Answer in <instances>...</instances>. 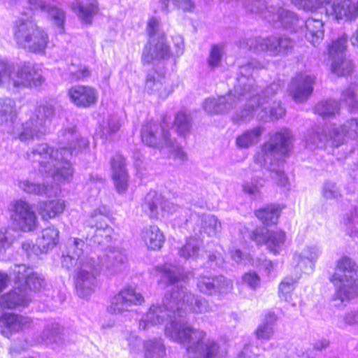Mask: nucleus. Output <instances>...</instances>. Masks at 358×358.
Returning a JSON list of instances; mask_svg holds the SVG:
<instances>
[{"instance_id": "nucleus-64", "label": "nucleus", "mask_w": 358, "mask_h": 358, "mask_svg": "<svg viewBox=\"0 0 358 358\" xmlns=\"http://www.w3.org/2000/svg\"><path fill=\"white\" fill-rule=\"evenodd\" d=\"M222 50L218 45H213L210 50L209 57L207 60L208 66L210 69L218 67L222 61Z\"/></svg>"}, {"instance_id": "nucleus-54", "label": "nucleus", "mask_w": 358, "mask_h": 358, "mask_svg": "<svg viewBox=\"0 0 358 358\" xmlns=\"http://www.w3.org/2000/svg\"><path fill=\"white\" fill-rule=\"evenodd\" d=\"M45 12L49 14L54 24L59 29V33H64L66 20L65 11L57 6L48 5Z\"/></svg>"}, {"instance_id": "nucleus-59", "label": "nucleus", "mask_w": 358, "mask_h": 358, "mask_svg": "<svg viewBox=\"0 0 358 358\" xmlns=\"http://www.w3.org/2000/svg\"><path fill=\"white\" fill-rule=\"evenodd\" d=\"M68 71L72 81L83 80L90 75L89 69L80 64L72 63L69 65Z\"/></svg>"}, {"instance_id": "nucleus-62", "label": "nucleus", "mask_w": 358, "mask_h": 358, "mask_svg": "<svg viewBox=\"0 0 358 358\" xmlns=\"http://www.w3.org/2000/svg\"><path fill=\"white\" fill-rule=\"evenodd\" d=\"M264 186V180L262 179L253 178L251 181L245 182L243 185L244 192L250 196H257L260 192V189Z\"/></svg>"}, {"instance_id": "nucleus-51", "label": "nucleus", "mask_w": 358, "mask_h": 358, "mask_svg": "<svg viewBox=\"0 0 358 358\" xmlns=\"http://www.w3.org/2000/svg\"><path fill=\"white\" fill-rule=\"evenodd\" d=\"M341 101L345 103L352 110L358 108V84H351L343 90Z\"/></svg>"}, {"instance_id": "nucleus-32", "label": "nucleus", "mask_w": 358, "mask_h": 358, "mask_svg": "<svg viewBox=\"0 0 358 358\" xmlns=\"http://www.w3.org/2000/svg\"><path fill=\"white\" fill-rule=\"evenodd\" d=\"M171 55L170 47L166 44L164 36H160L157 41L153 40L147 45L143 52L142 60L144 63L150 64L155 59H168Z\"/></svg>"}, {"instance_id": "nucleus-50", "label": "nucleus", "mask_w": 358, "mask_h": 358, "mask_svg": "<svg viewBox=\"0 0 358 358\" xmlns=\"http://www.w3.org/2000/svg\"><path fill=\"white\" fill-rule=\"evenodd\" d=\"M339 105L335 100H327L319 102L315 107V113L323 117L334 116L339 111Z\"/></svg>"}, {"instance_id": "nucleus-56", "label": "nucleus", "mask_w": 358, "mask_h": 358, "mask_svg": "<svg viewBox=\"0 0 358 358\" xmlns=\"http://www.w3.org/2000/svg\"><path fill=\"white\" fill-rule=\"evenodd\" d=\"M296 282V279L292 277L285 278L279 285L280 298L287 302H291L292 292L294 289Z\"/></svg>"}, {"instance_id": "nucleus-48", "label": "nucleus", "mask_w": 358, "mask_h": 358, "mask_svg": "<svg viewBox=\"0 0 358 358\" xmlns=\"http://www.w3.org/2000/svg\"><path fill=\"white\" fill-rule=\"evenodd\" d=\"M201 241L196 238L190 237L186 243L178 250V255L185 259L195 258L197 257Z\"/></svg>"}, {"instance_id": "nucleus-34", "label": "nucleus", "mask_w": 358, "mask_h": 358, "mask_svg": "<svg viewBox=\"0 0 358 358\" xmlns=\"http://www.w3.org/2000/svg\"><path fill=\"white\" fill-rule=\"evenodd\" d=\"M3 307L7 309H15L27 306L31 301V296L25 289L20 287L1 296Z\"/></svg>"}, {"instance_id": "nucleus-10", "label": "nucleus", "mask_w": 358, "mask_h": 358, "mask_svg": "<svg viewBox=\"0 0 358 358\" xmlns=\"http://www.w3.org/2000/svg\"><path fill=\"white\" fill-rule=\"evenodd\" d=\"M168 320H169V322L166 324L165 329L171 326L175 321L183 320L178 317L177 303H173L171 292L166 296L164 305H152L149 308L148 311L140 320L138 328L140 330L145 331L151 327L162 324ZM164 331H166V329Z\"/></svg>"}, {"instance_id": "nucleus-31", "label": "nucleus", "mask_w": 358, "mask_h": 358, "mask_svg": "<svg viewBox=\"0 0 358 358\" xmlns=\"http://www.w3.org/2000/svg\"><path fill=\"white\" fill-rule=\"evenodd\" d=\"M329 132L334 146H339L348 138L358 139V118H352L340 127L334 126Z\"/></svg>"}, {"instance_id": "nucleus-53", "label": "nucleus", "mask_w": 358, "mask_h": 358, "mask_svg": "<svg viewBox=\"0 0 358 358\" xmlns=\"http://www.w3.org/2000/svg\"><path fill=\"white\" fill-rule=\"evenodd\" d=\"M86 248L85 242L78 238H70L66 245V252L75 256L76 258L85 259L89 257L88 256H83V252Z\"/></svg>"}, {"instance_id": "nucleus-19", "label": "nucleus", "mask_w": 358, "mask_h": 358, "mask_svg": "<svg viewBox=\"0 0 358 358\" xmlns=\"http://www.w3.org/2000/svg\"><path fill=\"white\" fill-rule=\"evenodd\" d=\"M11 219L15 225L23 231H31L36 227V215L25 201L20 199L12 204Z\"/></svg>"}, {"instance_id": "nucleus-4", "label": "nucleus", "mask_w": 358, "mask_h": 358, "mask_svg": "<svg viewBox=\"0 0 358 358\" xmlns=\"http://www.w3.org/2000/svg\"><path fill=\"white\" fill-rule=\"evenodd\" d=\"M13 36L17 45L24 50L44 54L49 43V36L45 30L38 25L32 16H21L13 24Z\"/></svg>"}, {"instance_id": "nucleus-21", "label": "nucleus", "mask_w": 358, "mask_h": 358, "mask_svg": "<svg viewBox=\"0 0 358 358\" xmlns=\"http://www.w3.org/2000/svg\"><path fill=\"white\" fill-rule=\"evenodd\" d=\"M127 258L124 250L117 248H109L106 254L95 264L107 275H112L121 271Z\"/></svg>"}, {"instance_id": "nucleus-44", "label": "nucleus", "mask_w": 358, "mask_h": 358, "mask_svg": "<svg viewBox=\"0 0 358 358\" xmlns=\"http://www.w3.org/2000/svg\"><path fill=\"white\" fill-rule=\"evenodd\" d=\"M330 13L335 16L336 20H355L351 6L346 0H333Z\"/></svg>"}, {"instance_id": "nucleus-26", "label": "nucleus", "mask_w": 358, "mask_h": 358, "mask_svg": "<svg viewBox=\"0 0 358 358\" xmlns=\"http://www.w3.org/2000/svg\"><path fill=\"white\" fill-rule=\"evenodd\" d=\"M31 319L15 313H5L0 317V333L9 338L12 333L19 332L30 327Z\"/></svg>"}, {"instance_id": "nucleus-9", "label": "nucleus", "mask_w": 358, "mask_h": 358, "mask_svg": "<svg viewBox=\"0 0 358 358\" xmlns=\"http://www.w3.org/2000/svg\"><path fill=\"white\" fill-rule=\"evenodd\" d=\"M292 135L289 130L282 129L274 133L268 142L265 143L261 150L255 156V162L263 167L271 168L268 161L276 160L275 155H285L291 150Z\"/></svg>"}, {"instance_id": "nucleus-42", "label": "nucleus", "mask_w": 358, "mask_h": 358, "mask_svg": "<svg viewBox=\"0 0 358 358\" xmlns=\"http://www.w3.org/2000/svg\"><path fill=\"white\" fill-rule=\"evenodd\" d=\"M59 231L51 227L42 231L41 235L38 238L36 243L40 250L45 252L57 245Z\"/></svg>"}, {"instance_id": "nucleus-12", "label": "nucleus", "mask_w": 358, "mask_h": 358, "mask_svg": "<svg viewBox=\"0 0 358 358\" xmlns=\"http://www.w3.org/2000/svg\"><path fill=\"white\" fill-rule=\"evenodd\" d=\"M171 298L173 303H177V312L178 317L182 318L187 322L185 319L186 310L197 313H206L212 311V308L208 301L202 297H195L187 289L184 287L174 286L171 289Z\"/></svg>"}, {"instance_id": "nucleus-6", "label": "nucleus", "mask_w": 358, "mask_h": 358, "mask_svg": "<svg viewBox=\"0 0 358 358\" xmlns=\"http://www.w3.org/2000/svg\"><path fill=\"white\" fill-rule=\"evenodd\" d=\"M330 280L337 287L336 296L342 301L358 294V265L350 257L344 256L338 261Z\"/></svg>"}, {"instance_id": "nucleus-22", "label": "nucleus", "mask_w": 358, "mask_h": 358, "mask_svg": "<svg viewBox=\"0 0 358 358\" xmlns=\"http://www.w3.org/2000/svg\"><path fill=\"white\" fill-rule=\"evenodd\" d=\"M196 286L200 292L212 296L230 292L232 289V282L222 275H201L197 279Z\"/></svg>"}, {"instance_id": "nucleus-46", "label": "nucleus", "mask_w": 358, "mask_h": 358, "mask_svg": "<svg viewBox=\"0 0 358 358\" xmlns=\"http://www.w3.org/2000/svg\"><path fill=\"white\" fill-rule=\"evenodd\" d=\"M334 128V126L327 127L322 129V131L310 133L306 138V145L310 149L323 146L327 142L331 141L333 139L330 138L329 129Z\"/></svg>"}, {"instance_id": "nucleus-63", "label": "nucleus", "mask_w": 358, "mask_h": 358, "mask_svg": "<svg viewBox=\"0 0 358 358\" xmlns=\"http://www.w3.org/2000/svg\"><path fill=\"white\" fill-rule=\"evenodd\" d=\"M265 4L263 0H250L246 3V9L253 13L259 14L262 18L264 19V14L266 13V9L270 8Z\"/></svg>"}, {"instance_id": "nucleus-57", "label": "nucleus", "mask_w": 358, "mask_h": 358, "mask_svg": "<svg viewBox=\"0 0 358 358\" xmlns=\"http://www.w3.org/2000/svg\"><path fill=\"white\" fill-rule=\"evenodd\" d=\"M113 229L110 226L95 228L94 234L91 237L87 236V239L93 240L94 243L98 245L108 243L111 239V234Z\"/></svg>"}, {"instance_id": "nucleus-35", "label": "nucleus", "mask_w": 358, "mask_h": 358, "mask_svg": "<svg viewBox=\"0 0 358 358\" xmlns=\"http://www.w3.org/2000/svg\"><path fill=\"white\" fill-rule=\"evenodd\" d=\"M141 238L149 250L161 249L164 243V235L156 225L145 227L141 231Z\"/></svg>"}, {"instance_id": "nucleus-1", "label": "nucleus", "mask_w": 358, "mask_h": 358, "mask_svg": "<svg viewBox=\"0 0 358 358\" xmlns=\"http://www.w3.org/2000/svg\"><path fill=\"white\" fill-rule=\"evenodd\" d=\"M74 132V129L66 131L67 140L75 135L68 148H62L59 151L50 148L47 144H39L27 152V159L38 162L39 171L50 175L55 180L70 181L73 178V169L69 158L86 148L89 143L86 138H78Z\"/></svg>"}, {"instance_id": "nucleus-3", "label": "nucleus", "mask_w": 358, "mask_h": 358, "mask_svg": "<svg viewBox=\"0 0 358 358\" xmlns=\"http://www.w3.org/2000/svg\"><path fill=\"white\" fill-rule=\"evenodd\" d=\"M166 336L180 343L188 342L187 353L189 358H214L219 351L216 341L206 338L204 331L192 328L184 320H176L167 327Z\"/></svg>"}, {"instance_id": "nucleus-58", "label": "nucleus", "mask_w": 358, "mask_h": 358, "mask_svg": "<svg viewBox=\"0 0 358 358\" xmlns=\"http://www.w3.org/2000/svg\"><path fill=\"white\" fill-rule=\"evenodd\" d=\"M160 269L162 277L169 283H174L182 278L180 268L176 266L165 264Z\"/></svg>"}, {"instance_id": "nucleus-13", "label": "nucleus", "mask_w": 358, "mask_h": 358, "mask_svg": "<svg viewBox=\"0 0 358 358\" xmlns=\"http://www.w3.org/2000/svg\"><path fill=\"white\" fill-rule=\"evenodd\" d=\"M285 113V108L280 101H273L268 110L264 103H260L259 99L254 96L245 104V108L240 112V119L244 121L256 117L259 120H266L268 117L271 120H278L283 117Z\"/></svg>"}, {"instance_id": "nucleus-61", "label": "nucleus", "mask_w": 358, "mask_h": 358, "mask_svg": "<svg viewBox=\"0 0 358 358\" xmlns=\"http://www.w3.org/2000/svg\"><path fill=\"white\" fill-rule=\"evenodd\" d=\"M13 65L0 59V86L12 85Z\"/></svg>"}, {"instance_id": "nucleus-23", "label": "nucleus", "mask_w": 358, "mask_h": 358, "mask_svg": "<svg viewBox=\"0 0 358 358\" xmlns=\"http://www.w3.org/2000/svg\"><path fill=\"white\" fill-rule=\"evenodd\" d=\"M250 238L257 244H266L268 249L273 253H279L285 242V234L280 231H269L257 229L250 234Z\"/></svg>"}, {"instance_id": "nucleus-5", "label": "nucleus", "mask_w": 358, "mask_h": 358, "mask_svg": "<svg viewBox=\"0 0 358 358\" xmlns=\"http://www.w3.org/2000/svg\"><path fill=\"white\" fill-rule=\"evenodd\" d=\"M62 264L68 269L77 266L76 288L80 297L87 298L94 292L98 287L99 268L92 257L79 259L66 252L62 257Z\"/></svg>"}, {"instance_id": "nucleus-49", "label": "nucleus", "mask_w": 358, "mask_h": 358, "mask_svg": "<svg viewBox=\"0 0 358 358\" xmlns=\"http://www.w3.org/2000/svg\"><path fill=\"white\" fill-rule=\"evenodd\" d=\"M120 128L119 118L117 116L110 115L101 124V136L106 140L110 141L113 139V135L117 132Z\"/></svg>"}, {"instance_id": "nucleus-14", "label": "nucleus", "mask_w": 358, "mask_h": 358, "mask_svg": "<svg viewBox=\"0 0 358 358\" xmlns=\"http://www.w3.org/2000/svg\"><path fill=\"white\" fill-rule=\"evenodd\" d=\"M348 37L343 34L329 47V54L332 58L331 71L338 76L350 75L354 69L352 62L345 57L344 52L347 47Z\"/></svg>"}, {"instance_id": "nucleus-7", "label": "nucleus", "mask_w": 358, "mask_h": 358, "mask_svg": "<svg viewBox=\"0 0 358 358\" xmlns=\"http://www.w3.org/2000/svg\"><path fill=\"white\" fill-rule=\"evenodd\" d=\"M55 108L50 104L38 106L29 119L20 128L13 129L12 133L22 141L38 138L45 134V126L55 115Z\"/></svg>"}, {"instance_id": "nucleus-37", "label": "nucleus", "mask_w": 358, "mask_h": 358, "mask_svg": "<svg viewBox=\"0 0 358 358\" xmlns=\"http://www.w3.org/2000/svg\"><path fill=\"white\" fill-rule=\"evenodd\" d=\"M71 8L83 22L90 24L92 17L98 12V3L95 0H92L87 5H83L80 2L76 1L73 3Z\"/></svg>"}, {"instance_id": "nucleus-52", "label": "nucleus", "mask_w": 358, "mask_h": 358, "mask_svg": "<svg viewBox=\"0 0 358 358\" xmlns=\"http://www.w3.org/2000/svg\"><path fill=\"white\" fill-rule=\"evenodd\" d=\"M174 127L179 135L185 136L189 134L192 127L190 115L183 112L178 113L175 118Z\"/></svg>"}, {"instance_id": "nucleus-15", "label": "nucleus", "mask_w": 358, "mask_h": 358, "mask_svg": "<svg viewBox=\"0 0 358 358\" xmlns=\"http://www.w3.org/2000/svg\"><path fill=\"white\" fill-rule=\"evenodd\" d=\"M141 139L149 147L164 148V146H173L174 138L169 131L155 122H148L142 126Z\"/></svg>"}, {"instance_id": "nucleus-11", "label": "nucleus", "mask_w": 358, "mask_h": 358, "mask_svg": "<svg viewBox=\"0 0 358 358\" xmlns=\"http://www.w3.org/2000/svg\"><path fill=\"white\" fill-rule=\"evenodd\" d=\"M266 64L264 62H260L256 59H252L247 64L241 66L240 67V74L243 78L245 85H241L242 90L241 91V97L245 96L247 93L252 94L250 96L249 100L256 96L259 99L260 103H264V105L268 103L269 101L271 100L272 97L278 92L280 90V85L277 83H271L269 85L263 92L262 94H259L257 87L252 85V80L249 78L250 76H252L254 70L261 69L265 67Z\"/></svg>"}, {"instance_id": "nucleus-27", "label": "nucleus", "mask_w": 358, "mask_h": 358, "mask_svg": "<svg viewBox=\"0 0 358 358\" xmlns=\"http://www.w3.org/2000/svg\"><path fill=\"white\" fill-rule=\"evenodd\" d=\"M143 208L150 217L156 218L160 210L173 213L177 210L178 206L164 200L162 195L158 194L156 192H150L145 198Z\"/></svg>"}, {"instance_id": "nucleus-39", "label": "nucleus", "mask_w": 358, "mask_h": 358, "mask_svg": "<svg viewBox=\"0 0 358 358\" xmlns=\"http://www.w3.org/2000/svg\"><path fill=\"white\" fill-rule=\"evenodd\" d=\"M264 131V127H256L244 131L236 138V145L240 148H248L250 146L257 144L259 141L260 137Z\"/></svg>"}, {"instance_id": "nucleus-43", "label": "nucleus", "mask_w": 358, "mask_h": 358, "mask_svg": "<svg viewBox=\"0 0 358 358\" xmlns=\"http://www.w3.org/2000/svg\"><path fill=\"white\" fill-rule=\"evenodd\" d=\"M110 212L106 206H101L91 212L85 222L87 227L91 229L109 226L107 220L109 218Z\"/></svg>"}, {"instance_id": "nucleus-18", "label": "nucleus", "mask_w": 358, "mask_h": 358, "mask_svg": "<svg viewBox=\"0 0 358 358\" xmlns=\"http://www.w3.org/2000/svg\"><path fill=\"white\" fill-rule=\"evenodd\" d=\"M185 222L192 225L193 232L196 236L206 234L210 237L217 236L222 231V224L218 218L213 215H199L191 213L189 220Z\"/></svg>"}, {"instance_id": "nucleus-16", "label": "nucleus", "mask_w": 358, "mask_h": 358, "mask_svg": "<svg viewBox=\"0 0 358 358\" xmlns=\"http://www.w3.org/2000/svg\"><path fill=\"white\" fill-rule=\"evenodd\" d=\"M44 80L41 69L35 64L24 62L17 69L13 66L12 85L14 87H36Z\"/></svg>"}, {"instance_id": "nucleus-20", "label": "nucleus", "mask_w": 358, "mask_h": 358, "mask_svg": "<svg viewBox=\"0 0 358 358\" xmlns=\"http://www.w3.org/2000/svg\"><path fill=\"white\" fill-rule=\"evenodd\" d=\"M143 301L141 294L134 288L122 289L112 299L109 311L115 314L130 311L134 306L141 305Z\"/></svg>"}, {"instance_id": "nucleus-29", "label": "nucleus", "mask_w": 358, "mask_h": 358, "mask_svg": "<svg viewBox=\"0 0 358 358\" xmlns=\"http://www.w3.org/2000/svg\"><path fill=\"white\" fill-rule=\"evenodd\" d=\"M264 19L271 24H279L285 28H292L299 22L294 12L280 6H271L267 8Z\"/></svg>"}, {"instance_id": "nucleus-2", "label": "nucleus", "mask_w": 358, "mask_h": 358, "mask_svg": "<svg viewBox=\"0 0 358 358\" xmlns=\"http://www.w3.org/2000/svg\"><path fill=\"white\" fill-rule=\"evenodd\" d=\"M74 132V129L66 131L67 140L75 135L68 148H62L59 151L50 148L47 144H39L27 152V159L38 162L39 171L50 175L55 180L70 181L73 178V169L69 158L86 148L89 143L86 138H78Z\"/></svg>"}, {"instance_id": "nucleus-24", "label": "nucleus", "mask_w": 358, "mask_h": 358, "mask_svg": "<svg viewBox=\"0 0 358 358\" xmlns=\"http://www.w3.org/2000/svg\"><path fill=\"white\" fill-rule=\"evenodd\" d=\"M145 88L148 93L162 99L166 98L173 91V85L165 78V73L155 69L148 72Z\"/></svg>"}, {"instance_id": "nucleus-28", "label": "nucleus", "mask_w": 358, "mask_h": 358, "mask_svg": "<svg viewBox=\"0 0 358 358\" xmlns=\"http://www.w3.org/2000/svg\"><path fill=\"white\" fill-rule=\"evenodd\" d=\"M71 101L78 107L89 108L96 104L98 99L96 90L87 85L73 86L68 90Z\"/></svg>"}, {"instance_id": "nucleus-33", "label": "nucleus", "mask_w": 358, "mask_h": 358, "mask_svg": "<svg viewBox=\"0 0 358 358\" xmlns=\"http://www.w3.org/2000/svg\"><path fill=\"white\" fill-rule=\"evenodd\" d=\"M320 254V251L317 246L306 245L301 251L294 252L293 260L301 270L305 273H310L313 271Z\"/></svg>"}, {"instance_id": "nucleus-17", "label": "nucleus", "mask_w": 358, "mask_h": 358, "mask_svg": "<svg viewBox=\"0 0 358 358\" xmlns=\"http://www.w3.org/2000/svg\"><path fill=\"white\" fill-rule=\"evenodd\" d=\"M241 85H245L243 78H238V83L232 92L218 99L209 98L203 103L204 110L208 113H220L228 112L233 109L241 99Z\"/></svg>"}, {"instance_id": "nucleus-36", "label": "nucleus", "mask_w": 358, "mask_h": 358, "mask_svg": "<svg viewBox=\"0 0 358 358\" xmlns=\"http://www.w3.org/2000/svg\"><path fill=\"white\" fill-rule=\"evenodd\" d=\"M324 23L321 20L308 18L306 21V38L314 46L317 45L323 39Z\"/></svg>"}, {"instance_id": "nucleus-41", "label": "nucleus", "mask_w": 358, "mask_h": 358, "mask_svg": "<svg viewBox=\"0 0 358 358\" xmlns=\"http://www.w3.org/2000/svg\"><path fill=\"white\" fill-rule=\"evenodd\" d=\"M65 203L62 200H52L39 203L38 212L45 220L55 217L63 213Z\"/></svg>"}, {"instance_id": "nucleus-8", "label": "nucleus", "mask_w": 358, "mask_h": 358, "mask_svg": "<svg viewBox=\"0 0 358 358\" xmlns=\"http://www.w3.org/2000/svg\"><path fill=\"white\" fill-rule=\"evenodd\" d=\"M236 44L241 49L253 50L256 52H265L273 57L287 55L292 51L294 46L293 41L285 36L242 38Z\"/></svg>"}, {"instance_id": "nucleus-45", "label": "nucleus", "mask_w": 358, "mask_h": 358, "mask_svg": "<svg viewBox=\"0 0 358 358\" xmlns=\"http://www.w3.org/2000/svg\"><path fill=\"white\" fill-rule=\"evenodd\" d=\"M17 117L15 102L11 99H0V124H13Z\"/></svg>"}, {"instance_id": "nucleus-40", "label": "nucleus", "mask_w": 358, "mask_h": 358, "mask_svg": "<svg viewBox=\"0 0 358 358\" xmlns=\"http://www.w3.org/2000/svg\"><path fill=\"white\" fill-rule=\"evenodd\" d=\"M144 358H164L166 348L161 338H152L143 342Z\"/></svg>"}, {"instance_id": "nucleus-38", "label": "nucleus", "mask_w": 358, "mask_h": 358, "mask_svg": "<svg viewBox=\"0 0 358 358\" xmlns=\"http://www.w3.org/2000/svg\"><path fill=\"white\" fill-rule=\"evenodd\" d=\"M19 187L26 193L35 195L52 196L56 194V192H52V185L36 183L29 180H20Z\"/></svg>"}, {"instance_id": "nucleus-25", "label": "nucleus", "mask_w": 358, "mask_h": 358, "mask_svg": "<svg viewBox=\"0 0 358 358\" xmlns=\"http://www.w3.org/2000/svg\"><path fill=\"white\" fill-rule=\"evenodd\" d=\"M315 77L307 73L298 74L289 86V92L296 102L306 101L313 90Z\"/></svg>"}, {"instance_id": "nucleus-47", "label": "nucleus", "mask_w": 358, "mask_h": 358, "mask_svg": "<svg viewBox=\"0 0 358 358\" xmlns=\"http://www.w3.org/2000/svg\"><path fill=\"white\" fill-rule=\"evenodd\" d=\"M280 209L278 206L269 205L256 211V216L265 224H276L280 216Z\"/></svg>"}, {"instance_id": "nucleus-30", "label": "nucleus", "mask_w": 358, "mask_h": 358, "mask_svg": "<svg viewBox=\"0 0 358 358\" xmlns=\"http://www.w3.org/2000/svg\"><path fill=\"white\" fill-rule=\"evenodd\" d=\"M110 165L115 189L119 194H123L127 189L129 178L125 159L121 155L117 154L111 159Z\"/></svg>"}, {"instance_id": "nucleus-60", "label": "nucleus", "mask_w": 358, "mask_h": 358, "mask_svg": "<svg viewBox=\"0 0 358 358\" xmlns=\"http://www.w3.org/2000/svg\"><path fill=\"white\" fill-rule=\"evenodd\" d=\"M268 165H271V168H264L271 172L272 178L277 182L278 185L286 187L288 183L287 177L285 176L284 171L278 167L276 160L268 161Z\"/></svg>"}, {"instance_id": "nucleus-55", "label": "nucleus", "mask_w": 358, "mask_h": 358, "mask_svg": "<svg viewBox=\"0 0 358 358\" xmlns=\"http://www.w3.org/2000/svg\"><path fill=\"white\" fill-rule=\"evenodd\" d=\"M296 7L306 11H316L324 5L330 4L333 0H290Z\"/></svg>"}]
</instances>
